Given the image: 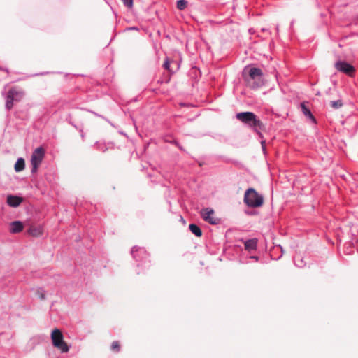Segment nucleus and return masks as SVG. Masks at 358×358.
I'll use <instances>...</instances> for the list:
<instances>
[{"instance_id":"f257e3e1","label":"nucleus","mask_w":358,"mask_h":358,"mask_svg":"<svg viewBox=\"0 0 358 358\" xmlns=\"http://www.w3.org/2000/svg\"><path fill=\"white\" fill-rule=\"evenodd\" d=\"M243 78L248 85L256 88L263 85V73L259 68L245 67L243 71Z\"/></svg>"},{"instance_id":"f03ea898","label":"nucleus","mask_w":358,"mask_h":358,"mask_svg":"<svg viewBox=\"0 0 358 358\" xmlns=\"http://www.w3.org/2000/svg\"><path fill=\"white\" fill-rule=\"evenodd\" d=\"M237 120L255 129H264L262 121L252 112L238 113L236 115Z\"/></svg>"},{"instance_id":"7ed1b4c3","label":"nucleus","mask_w":358,"mask_h":358,"mask_svg":"<svg viewBox=\"0 0 358 358\" xmlns=\"http://www.w3.org/2000/svg\"><path fill=\"white\" fill-rule=\"evenodd\" d=\"M244 203L250 208H259L264 204L263 196L253 188L248 189L244 194Z\"/></svg>"},{"instance_id":"20e7f679","label":"nucleus","mask_w":358,"mask_h":358,"mask_svg":"<svg viewBox=\"0 0 358 358\" xmlns=\"http://www.w3.org/2000/svg\"><path fill=\"white\" fill-rule=\"evenodd\" d=\"M51 339L55 348L59 349L63 353L69 352V348L67 343L64 341L63 334L59 329L52 330Z\"/></svg>"},{"instance_id":"39448f33","label":"nucleus","mask_w":358,"mask_h":358,"mask_svg":"<svg viewBox=\"0 0 358 358\" xmlns=\"http://www.w3.org/2000/svg\"><path fill=\"white\" fill-rule=\"evenodd\" d=\"M23 96L24 92L22 90L17 87H12L10 89L6 97V108L8 110L11 109L13 106V101H20L22 99Z\"/></svg>"},{"instance_id":"423d86ee","label":"nucleus","mask_w":358,"mask_h":358,"mask_svg":"<svg viewBox=\"0 0 358 358\" xmlns=\"http://www.w3.org/2000/svg\"><path fill=\"white\" fill-rule=\"evenodd\" d=\"M45 155V150L42 147L37 148L32 153L31 158V172L37 171Z\"/></svg>"},{"instance_id":"0eeeda50","label":"nucleus","mask_w":358,"mask_h":358,"mask_svg":"<svg viewBox=\"0 0 358 358\" xmlns=\"http://www.w3.org/2000/svg\"><path fill=\"white\" fill-rule=\"evenodd\" d=\"M335 68L346 75L352 77L355 72V69L353 66L343 61H338L335 64Z\"/></svg>"},{"instance_id":"6e6552de","label":"nucleus","mask_w":358,"mask_h":358,"mask_svg":"<svg viewBox=\"0 0 358 358\" xmlns=\"http://www.w3.org/2000/svg\"><path fill=\"white\" fill-rule=\"evenodd\" d=\"M201 216L202 218L212 224L217 223V220L214 217V210L209 208L203 209L201 211Z\"/></svg>"},{"instance_id":"1a4fd4ad","label":"nucleus","mask_w":358,"mask_h":358,"mask_svg":"<svg viewBox=\"0 0 358 358\" xmlns=\"http://www.w3.org/2000/svg\"><path fill=\"white\" fill-rule=\"evenodd\" d=\"M22 201L23 199L17 196L8 195L7 196V203L11 207L16 208L19 206Z\"/></svg>"},{"instance_id":"9d476101","label":"nucleus","mask_w":358,"mask_h":358,"mask_svg":"<svg viewBox=\"0 0 358 358\" xmlns=\"http://www.w3.org/2000/svg\"><path fill=\"white\" fill-rule=\"evenodd\" d=\"M163 66L171 73L175 72L178 69V64L176 62L170 60L169 58L166 59Z\"/></svg>"},{"instance_id":"9b49d317","label":"nucleus","mask_w":358,"mask_h":358,"mask_svg":"<svg viewBox=\"0 0 358 358\" xmlns=\"http://www.w3.org/2000/svg\"><path fill=\"white\" fill-rule=\"evenodd\" d=\"M43 233L42 226H31L28 230V234L34 237L41 236Z\"/></svg>"},{"instance_id":"f8f14e48","label":"nucleus","mask_w":358,"mask_h":358,"mask_svg":"<svg viewBox=\"0 0 358 358\" xmlns=\"http://www.w3.org/2000/svg\"><path fill=\"white\" fill-rule=\"evenodd\" d=\"M23 229V224L20 221H14L10 224V232L15 234L22 231Z\"/></svg>"},{"instance_id":"ddd939ff","label":"nucleus","mask_w":358,"mask_h":358,"mask_svg":"<svg viewBox=\"0 0 358 358\" xmlns=\"http://www.w3.org/2000/svg\"><path fill=\"white\" fill-rule=\"evenodd\" d=\"M301 110H302L303 113L304 114V115H306V117L310 118L313 122H316L315 121V118L314 117V116L311 113V112L309 110V108L306 106L305 103H301Z\"/></svg>"},{"instance_id":"4468645a","label":"nucleus","mask_w":358,"mask_h":358,"mask_svg":"<svg viewBox=\"0 0 358 358\" xmlns=\"http://www.w3.org/2000/svg\"><path fill=\"white\" fill-rule=\"evenodd\" d=\"M257 240L255 238L248 240L245 242V249L248 250H255L257 248Z\"/></svg>"},{"instance_id":"2eb2a0df","label":"nucleus","mask_w":358,"mask_h":358,"mask_svg":"<svg viewBox=\"0 0 358 358\" xmlns=\"http://www.w3.org/2000/svg\"><path fill=\"white\" fill-rule=\"evenodd\" d=\"M25 167V162L23 158H19L15 164V170L16 172L22 171L24 169Z\"/></svg>"},{"instance_id":"dca6fc26","label":"nucleus","mask_w":358,"mask_h":358,"mask_svg":"<svg viewBox=\"0 0 358 358\" xmlns=\"http://www.w3.org/2000/svg\"><path fill=\"white\" fill-rule=\"evenodd\" d=\"M189 229L192 234H194L197 237H201L202 235V231L201 229L195 224H191L189 226Z\"/></svg>"},{"instance_id":"f3484780","label":"nucleus","mask_w":358,"mask_h":358,"mask_svg":"<svg viewBox=\"0 0 358 358\" xmlns=\"http://www.w3.org/2000/svg\"><path fill=\"white\" fill-rule=\"evenodd\" d=\"M110 349L115 352H119L121 349L120 343L118 341H114L112 342Z\"/></svg>"},{"instance_id":"a211bd4d","label":"nucleus","mask_w":358,"mask_h":358,"mask_svg":"<svg viewBox=\"0 0 358 358\" xmlns=\"http://www.w3.org/2000/svg\"><path fill=\"white\" fill-rule=\"evenodd\" d=\"M343 101L341 99L337 101H332L330 102V106L333 109H338L343 106Z\"/></svg>"},{"instance_id":"6ab92c4d","label":"nucleus","mask_w":358,"mask_h":358,"mask_svg":"<svg viewBox=\"0 0 358 358\" xmlns=\"http://www.w3.org/2000/svg\"><path fill=\"white\" fill-rule=\"evenodd\" d=\"M187 6V2L185 0H179L177 1V8L182 10Z\"/></svg>"},{"instance_id":"aec40b11","label":"nucleus","mask_w":358,"mask_h":358,"mask_svg":"<svg viewBox=\"0 0 358 358\" xmlns=\"http://www.w3.org/2000/svg\"><path fill=\"white\" fill-rule=\"evenodd\" d=\"M121 1L128 8H132V6H133V0H121Z\"/></svg>"},{"instance_id":"412c9836","label":"nucleus","mask_w":358,"mask_h":358,"mask_svg":"<svg viewBox=\"0 0 358 358\" xmlns=\"http://www.w3.org/2000/svg\"><path fill=\"white\" fill-rule=\"evenodd\" d=\"M39 297L41 300H44L45 299V294L44 293H41L40 295H39Z\"/></svg>"},{"instance_id":"4be33fe9","label":"nucleus","mask_w":358,"mask_h":358,"mask_svg":"<svg viewBox=\"0 0 358 358\" xmlns=\"http://www.w3.org/2000/svg\"><path fill=\"white\" fill-rule=\"evenodd\" d=\"M252 258H254V259H257V257H253Z\"/></svg>"},{"instance_id":"5701e85b","label":"nucleus","mask_w":358,"mask_h":358,"mask_svg":"<svg viewBox=\"0 0 358 358\" xmlns=\"http://www.w3.org/2000/svg\"><path fill=\"white\" fill-rule=\"evenodd\" d=\"M357 242H358V240H357Z\"/></svg>"}]
</instances>
